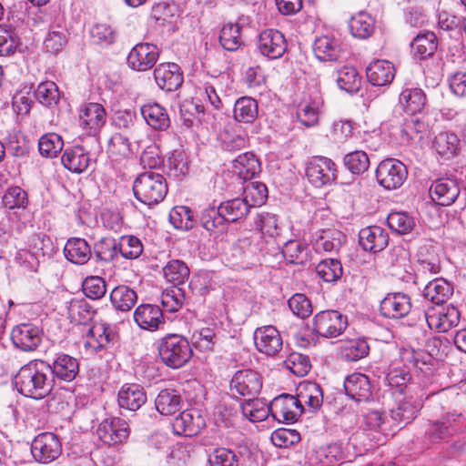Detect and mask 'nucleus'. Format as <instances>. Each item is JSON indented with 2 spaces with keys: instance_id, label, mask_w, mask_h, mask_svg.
Instances as JSON below:
<instances>
[{
  "instance_id": "1",
  "label": "nucleus",
  "mask_w": 466,
  "mask_h": 466,
  "mask_svg": "<svg viewBox=\"0 0 466 466\" xmlns=\"http://www.w3.org/2000/svg\"><path fill=\"white\" fill-rule=\"evenodd\" d=\"M14 383L22 395L35 400L44 399L54 389L49 362L42 360L30 361L18 370Z\"/></svg>"
},
{
  "instance_id": "2",
  "label": "nucleus",
  "mask_w": 466,
  "mask_h": 466,
  "mask_svg": "<svg viewBox=\"0 0 466 466\" xmlns=\"http://www.w3.org/2000/svg\"><path fill=\"white\" fill-rule=\"evenodd\" d=\"M135 198L144 205L155 206L164 200L167 184L163 175L147 171L139 174L133 183Z\"/></svg>"
},
{
  "instance_id": "3",
  "label": "nucleus",
  "mask_w": 466,
  "mask_h": 466,
  "mask_svg": "<svg viewBox=\"0 0 466 466\" xmlns=\"http://www.w3.org/2000/svg\"><path fill=\"white\" fill-rule=\"evenodd\" d=\"M161 361L171 369H179L187 364L193 351L188 340L179 334H167L157 346Z\"/></svg>"
},
{
  "instance_id": "4",
  "label": "nucleus",
  "mask_w": 466,
  "mask_h": 466,
  "mask_svg": "<svg viewBox=\"0 0 466 466\" xmlns=\"http://www.w3.org/2000/svg\"><path fill=\"white\" fill-rule=\"evenodd\" d=\"M406 166L396 158L382 160L376 169L378 183L388 190L400 187L407 179Z\"/></svg>"
},
{
  "instance_id": "5",
  "label": "nucleus",
  "mask_w": 466,
  "mask_h": 466,
  "mask_svg": "<svg viewBox=\"0 0 466 466\" xmlns=\"http://www.w3.org/2000/svg\"><path fill=\"white\" fill-rule=\"evenodd\" d=\"M348 327V318L338 310H323L313 318V331L325 338H336Z\"/></svg>"
},
{
  "instance_id": "6",
  "label": "nucleus",
  "mask_w": 466,
  "mask_h": 466,
  "mask_svg": "<svg viewBox=\"0 0 466 466\" xmlns=\"http://www.w3.org/2000/svg\"><path fill=\"white\" fill-rule=\"evenodd\" d=\"M429 328L439 333H445L460 322L461 313L452 305L430 307L425 311Z\"/></svg>"
},
{
  "instance_id": "7",
  "label": "nucleus",
  "mask_w": 466,
  "mask_h": 466,
  "mask_svg": "<svg viewBox=\"0 0 466 466\" xmlns=\"http://www.w3.org/2000/svg\"><path fill=\"white\" fill-rule=\"evenodd\" d=\"M31 452L36 461L47 464L60 456L62 445L56 434L52 432H43L33 440Z\"/></svg>"
},
{
  "instance_id": "8",
  "label": "nucleus",
  "mask_w": 466,
  "mask_h": 466,
  "mask_svg": "<svg viewBox=\"0 0 466 466\" xmlns=\"http://www.w3.org/2000/svg\"><path fill=\"white\" fill-rule=\"evenodd\" d=\"M306 176L316 187L330 185L337 177L336 164L326 157H315L307 166Z\"/></svg>"
},
{
  "instance_id": "9",
  "label": "nucleus",
  "mask_w": 466,
  "mask_h": 466,
  "mask_svg": "<svg viewBox=\"0 0 466 466\" xmlns=\"http://www.w3.org/2000/svg\"><path fill=\"white\" fill-rule=\"evenodd\" d=\"M271 416L282 423H294L303 412V406L296 397L281 394L270 402Z\"/></svg>"
},
{
  "instance_id": "10",
  "label": "nucleus",
  "mask_w": 466,
  "mask_h": 466,
  "mask_svg": "<svg viewBox=\"0 0 466 466\" xmlns=\"http://www.w3.org/2000/svg\"><path fill=\"white\" fill-rule=\"evenodd\" d=\"M43 337V329L31 322L21 323L15 326L11 332L14 345L25 352L36 350L42 343Z\"/></svg>"
},
{
  "instance_id": "11",
  "label": "nucleus",
  "mask_w": 466,
  "mask_h": 466,
  "mask_svg": "<svg viewBox=\"0 0 466 466\" xmlns=\"http://www.w3.org/2000/svg\"><path fill=\"white\" fill-rule=\"evenodd\" d=\"M159 57L158 47L151 43H138L128 53L127 63L129 68L137 72L151 69Z\"/></svg>"
},
{
  "instance_id": "12",
  "label": "nucleus",
  "mask_w": 466,
  "mask_h": 466,
  "mask_svg": "<svg viewBox=\"0 0 466 466\" xmlns=\"http://www.w3.org/2000/svg\"><path fill=\"white\" fill-rule=\"evenodd\" d=\"M262 388V378L253 370H238L230 380L229 390L233 396L254 397Z\"/></svg>"
},
{
  "instance_id": "13",
  "label": "nucleus",
  "mask_w": 466,
  "mask_h": 466,
  "mask_svg": "<svg viewBox=\"0 0 466 466\" xmlns=\"http://www.w3.org/2000/svg\"><path fill=\"white\" fill-rule=\"evenodd\" d=\"M461 413H448L441 420L430 421L425 431V438L431 442H438L454 435L459 431Z\"/></svg>"
},
{
  "instance_id": "14",
  "label": "nucleus",
  "mask_w": 466,
  "mask_h": 466,
  "mask_svg": "<svg viewBox=\"0 0 466 466\" xmlns=\"http://www.w3.org/2000/svg\"><path fill=\"white\" fill-rule=\"evenodd\" d=\"M253 339L256 349L268 356H275L282 349L280 333L272 325L257 328Z\"/></svg>"
},
{
  "instance_id": "15",
  "label": "nucleus",
  "mask_w": 466,
  "mask_h": 466,
  "mask_svg": "<svg viewBox=\"0 0 466 466\" xmlns=\"http://www.w3.org/2000/svg\"><path fill=\"white\" fill-rule=\"evenodd\" d=\"M96 433L104 443L113 445L127 441L130 429L125 420L112 418L102 421L96 430Z\"/></svg>"
},
{
  "instance_id": "16",
  "label": "nucleus",
  "mask_w": 466,
  "mask_h": 466,
  "mask_svg": "<svg viewBox=\"0 0 466 466\" xmlns=\"http://www.w3.org/2000/svg\"><path fill=\"white\" fill-rule=\"evenodd\" d=\"M154 78L157 86L166 91L177 90L183 84V73L176 63H161L154 69Z\"/></svg>"
},
{
  "instance_id": "17",
  "label": "nucleus",
  "mask_w": 466,
  "mask_h": 466,
  "mask_svg": "<svg viewBox=\"0 0 466 466\" xmlns=\"http://www.w3.org/2000/svg\"><path fill=\"white\" fill-rule=\"evenodd\" d=\"M260 53L270 59L281 57L287 50V41L282 33L275 29H267L258 37Z\"/></svg>"
},
{
  "instance_id": "18",
  "label": "nucleus",
  "mask_w": 466,
  "mask_h": 466,
  "mask_svg": "<svg viewBox=\"0 0 466 466\" xmlns=\"http://www.w3.org/2000/svg\"><path fill=\"white\" fill-rule=\"evenodd\" d=\"M411 309L410 298L400 292L389 293L380 301V312L388 319H401Z\"/></svg>"
},
{
  "instance_id": "19",
  "label": "nucleus",
  "mask_w": 466,
  "mask_h": 466,
  "mask_svg": "<svg viewBox=\"0 0 466 466\" xmlns=\"http://www.w3.org/2000/svg\"><path fill=\"white\" fill-rule=\"evenodd\" d=\"M172 426L176 434L190 437L198 434L206 422L198 410H186L175 418Z\"/></svg>"
},
{
  "instance_id": "20",
  "label": "nucleus",
  "mask_w": 466,
  "mask_h": 466,
  "mask_svg": "<svg viewBox=\"0 0 466 466\" xmlns=\"http://www.w3.org/2000/svg\"><path fill=\"white\" fill-rule=\"evenodd\" d=\"M137 326L148 331H156L165 324L162 309L157 305L142 304L134 311Z\"/></svg>"
},
{
  "instance_id": "21",
  "label": "nucleus",
  "mask_w": 466,
  "mask_h": 466,
  "mask_svg": "<svg viewBox=\"0 0 466 466\" xmlns=\"http://www.w3.org/2000/svg\"><path fill=\"white\" fill-rule=\"evenodd\" d=\"M145 389L137 383L124 384L117 394V402L120 409L137 411L147 402Z\"/></svg>"
},
{
  "instance_id": "22",
  "label": "nucleus",
  "mask_w": 466,
  "mask_h": 466,
  "mask_svg": "<svg viewBox=\"0 0 466 466\" xmlns=\"http://www.w3.org/2000/svg\"><path fill=\"white\" fill-rule=\"evenodd\" d=\"M61 162L65 168L75 174L86 172L91 166L89 152L82 146H74L65 149Z\"/></svg>"
},
{
  "instance_id": "23",
  "label": "nucleus",
  "mask_w": 466,
  "mask_h": 466,
  "mask_svg": "<svg viewBox=\"0 0 466 466\" xmlns=\"http://www.w3.org/2000/svg\"><path fill=\"white\" fill-rule=\"evenodd\" d=\"M106 113L104 106L98 103H88L79 115L80 126L90 135H96L106 124Z\"/></svg>"
},
{
  "instance_id": "24",
  "label": "nucleus",
  "mask_w": 466,
  "mask_h": 466,
  "mask_svg": "<svg viewBox=\"0 0 466 466\" xmlns=\"http://www.w3.org/2000/svg\"><path fill=\"white\" fill-rule=\"evenodd\" d=\"M461 192L458 182L452 178H440L430 188L432 200L441 206H450L457 199Z\"/></svg>"
},
{
  "instance_id": "25",
  "label": "nucleus",
  "mask_w": 466,
  "mask_h": 466,
  "mask_svg": "<svg viewBox=\"0 0 466 466\" xmlns=\"http://www.w3.org/2000/svg\"><path fill=\"white\" fill-rule=\"evenodd\" d=\"M344 390L346 395L357 402L369 400L372 394L369 377L357 372L345 379Z\"/></svg>"
},
{
  "instance_id": "26",
  "label": "nucleus",
  "mask_w": 466,
  "mask_h": 466,
  "mask_svg": "<svg viewBox=\"0 0 466 466\" xmlns=\"http://www.w3.org/2000/svg\"><path fill=\"white\" fill-rule=\"evenodd\" d=\"M51 368L53 384L55 385V380H60L70 382L74 380L79 372V363L77 360L68 354L60 353L49 363Z\"/></svg>"
},
{
  "instance_id": "27",
  "label": "nucleus",
  "mask_w": 466,
  "mask_h": 466,
  "mask_svg": "<svg viewBox=\"0 0 466 466\" xmlns=\"http://www.w3.org/2000/svg\"><path fill=\"white\" fill-rule=\"evenodd\" d=\"M388 241V233L379 226L362 228L359 234L360 245L366 251L380 252L387 247Z\"/></svg>"
},
{
  "instance_id": "28",
  "label": "nucleus",
  "mask_w": 466,
  "mask_h": 466,
  "mask_svg": "<svg viewBox=\"0 0 466 466\" xmlns=\"http://www.w3.org/2000/svg\"><path fill=\"white\" fill-rule=\"evenodd\" d=\"M368 81L375 86H383L390 84L395 76L393 65L387 60H376L366 69Z\"/></svg>"
},
{
  "instance_id": "29",
  "label": "nucleus",
  "mask_w": 466,
  "mask_h": 466,
  "mask_svg": "<svg viewBox=\"0 0 466 466\" xmlns=\"http://www.w3.org/2000/svg\"><path fill=\"white\" fill-rule=\"evenodd\" d=\"M322 106L323 100L319 94L316 92L313 96H310L309 100H304L299 105L297 111L298 119L307 127L316 126L319 123Z\"/></svg>"
},
{
  "instance_id": "30",
  "label": "nucleus",
  "mask_w": 466,
  "mask_h": 466,
  "mask_svg": "<svg viewBox=\"0 0 466 466\" xmlns=\"http://www.w3.org/2000/svg\"><path fill=\"white\" fill-rule=\"evenodd\" d=\"M116 339V334L104 324L94 325L89 329L85 347L94 352L106 349Z\"/></svg>"
},
{
  "instance_id": "31",
  "label": "nucleus",
  "mask_w": 466,
  "mask_h": 466,
  "mask_svg": "<svg viewBox=\"0 0 466 466\" xmlns=\"http://www.w3.org/2000/svg\"><path fill=\"white\" fill-rule=\"evenodd\" d=\"M232 172L244 181L250 180L260 172V162L253 153L246 152L233 161Z\"/></svg>"
},
{
  "instance_id": "32",
  "label": "nucleus",
  "mask_w": 466,
  "mask_h": 466,
  "mask_svg": "<svg viewBox=\"0 0 466 466\" xmlns=\"http://www.w3.org/2000/svg\"><path fill=\"white\" fill-rule=\"evenodd\" d=\"M155 406L160 414L173 415L179 411L183 406L182 396L177 390L164 389L157 394Z\"/></svg>"
},
{
  "instance_id": "33",
  "label": "nucleus",
  "mask_w": 466,
  "mask_h": 466,
  "mask_svg": "<svg viewBox=\"0 0 466 466\" xmlns=\"http://www.w3.org/2000/svg\"><path fill=\"white\" fill-rule=\"evenodd\" d=\"M141 115L147 124L156 130H167L170 118L167 109L157 103H148L141 106Z\"/></svg>"
},
{
  "instance_id": "34",
  "label": "nucleus",
  "mask_w": 466,
  "mask_h": 466,
  "mask_svg": "<svg viewBox=\"0 0 466 466\" xmlns=\"http://www.w3.org/2000/svg\"><path fill=\"white\" fill-rule=\"evenodd\" d=\"M375 24L374 17L365 11H360L350 17L349 29L353 37L367 39L373 35Z\"/></svg>"
},
{
  "instance_id": "35",
  "label": "nucleus",
  "mask_w": 466,
  "mask_h": 466,
  "mask_svg": "<svg viewBox=\"0 0 466 466\" xmlns=\"http://www.w3.org/2000/svg\"><path fill=\"white\" fill-rule=\"evenodd\" d=\"M453 293L452 286L444 279H435L424 288L423 296L436 306H443Z\"/></svg>"
},
{
  "instance_id": "36",
  "label": "nucleus",
  "mask_w": 466,
  "mask_h": 466,
  "mask_svg": "<svg viewBox=\"0 0 466 466\" xmlns=\"http://www.w3.org/2000/svg\"><path fill=\"white\" fill-rule=\"evenodd\" d=\"M66 258L74 264L84 265L92 255L89 244L81 238H69L65 246Z\"/></svg>"
},
{
  "instance_id": "37",
  "label": "nucleus",
  "mask_w": 466,
  "mask_h": 466,
  "mask_svg": "<svg viewBox=\"0 0 466 466\" xmlns=\"http://www.w3.org/2000/svg\"><path fill=\"white\" fill-rule=\"evenodd\" d=\"M300 403L304 402L313 411L318 410L323 403V392L320 386L313 381L299 384L298 397Z\"/></svg>"
},
{
  "instance_id": "38",
  "label": "nucleus",
  "mask_w": 466,
  "mask_h": 466,
  "mask_svg": "<svg viewBox=\"0 0 466 466\" xmlns=\"http://www.w3.org/2000/svg\"><path fill=\"white\" fill-rule=\"evenodd\" d=\"M258 116L257 100L249 96H242L237 99L234 105L233 116L238 122L250 124Z\"/></svg>"
},
{
  "instance_id": "39",
  "label": "nucleus",
  "mask_w": 466,
  "mask_h": 466,
  "mask_svg": "<svg viewBox=\"0 0 466 466\" xmlns=\"http://www.w3.org/2000/svg\"><path fill=\"white\" fill-rule=\"evenodd\" d=\"M313 51L320 61H336L339 56L340 48L335 38L322 35L315 40Z\"/></svg>"
},
{
  "instance_id": "40",
  "label": "nucleus",
  "mask_w": 466,
  "mask_h": 466,
  "mask_svg": "<svg viewBox=\"0 0 466 466\" xmlns=\"http://www.w3.org/2000/svg\"><path fill=\"white\" fill-rule=\"evenodd\" d=\"M110 300L116 310L129 311L137 300V292L127 285H119L110 293Z\"/></svg>"
},
{
  "instance_id": "41",
  "label": "nucleus",
  "mask_w": 466,
  "mask_h": 466,
  "mask_svg": "<svg viewBox=\"0 0 466 466\" xmlns=\"http://www.w3.org/2000/svg\"><path fill=\"white\" fill-rule=\"evenodd\" d=\"M400 103L407 113L415 115L424 107L426 95L418 87L405 88L400 95Z\"/></svg>"
},
{
  "instance_id": "42",
  "label": "nucleus",
  "mask_w": 466,
  "mask_h": 466,
  "mask_svg": "<svg viewBox=\"0 0 466 466\" xmlns=\"http://www.w3.org/2000/svg\"><path fill=\"white\" fill-rule=\"evenodd\" d=\"M219 208L228 223H234L245 218L250 209L247 200L240 198L221 202Z\"/></svg>"
},
{
  "instance_id": "43",
  "label": "nucleus",
  "mask_w": 466,
  "mask_h": 466,
  "mask_svg": "<svg viewBox=\"0 0 466 466\" xmlns=\"http://www.w3.org/2000/svg\"><path fill=\"white\" fill-rule=\"evenodd\" d=\"M437 36L433 32L418 35L411 43L413 54L419 59H425L434 55L437 50Z\"/></svg>"
},
{
  "instance_id": "44",
  "label": "nucleus",
  "mask_w": 466,
  "mask_h": 466,
  "mask_svg": "<svg viewBox=\"0 0 466 466\" xmlns=\"http://www.w3.org/2000/svg\"><path fill=\"white\" fill-rule=\"evenodd\" d=\"M242 414L250 421H262L271 415L270 404L262 399H248L241 403Z\"/></svg>"
},
{
  "instance_id": "45",
  "label": "nucleus",
  "mask_w": 466,
  "mask_h": 466,
  "mask_svg": "<svg viewBox=\"0 0 466 466\" xmlns=\"http://www.w3.org/2000/svg\"><path fill=\"white\" fill-rule=\"evenodd\" d=\"M285 259L290 264L303 265L309 260V246L299 240L290 239L282 248Z\"/></svg>"
},
{
  "instance_id": "46",
  "label": "nucleus",
  "mask_w": 466,
  "mask_h": 466,
  "mask_svg": "<svg viewBox=\"0 0 466 466\" xmlns=\"http://www.w3.org/2000/svg\"><path fill=\"white\" fill-rule=\"evenodd\" d=\"M344 239L345 236L340 231L322 230L317 235L313 246L317 252H332L341 247Z\"/></svg>"
},
{
  "instance_id": "47",
  "label": "nucleus",
  "mask_w": 466,
  "mask_h": 466,
  "mask_svg": "<svg viewBox=\"0 0 466 466\" xmlns=\"http://www.w3.org/2000/svg\"><path fill=\"white\" fill-rule=\"evenodd\" d=\"M67 310L71 321L78 324L85 325L95 316L93 307L85 299H72Z\"/></svg>"
},
{
  "instance_id": "48",
  "label": "nucleus",
  "mask_w": 466,
  "mask_h": 466,
  "mask_svg": "<svg viewBox=\"0 0 466 466\" xmlns=\"http://www.w3.org/2000/svg\"><path fill=\"white\" fill-rule=\"evenodd\" d=\"M241 26L237 23H227L220 30L219 43L227 51H236L243 44Z\"/></svg>"
},
{
  "instance_id": "49",
  "label": "nucleus",
  "mask_w": 466,
  "mask_h": 466,
  "mask_svg": "<svg viewBox=\"0 0 466 466\" xmlns=\"http://www.w3.org/2000/svg\"><path fill=\"white\" fill-rule=\"evenodd\" d=\"M387 223L392 232L398 235L410 233L415 226V218L405 211H393L389 214Z\"/></svg>"
},
{
  "instance_id": "50",
  "label": "nucleus",
  "mask_w": 466,
  "mask_h": 466,
  "mask_svg": "<svg viewBox=\"0 0 466 466\" xmlns=\"http://www.w3.org/2000/svg\"><path fill=\"white\" fill-rule=\"evenodd\" d=\"M339 87L348 93H356L361 86V76L353 66H343L337 71Z\"/></svg>"
},
{
  "instance_id": "51",
  "label": "nucleus",
  "mask_w": 466,
  "mask_h": 466,
  "mask_svg": "<svg viewBox=\"0 0 466 466\" xmlns=\"http://www.w3.org/2000/svg\"><path fill=\"white\" fill-rule=\"evenodd\" d=\"M189 268L179 259H172L163 268V274L167 281L175 285L184 284L189 278Z\"/></svg>"
},
{
  "instance_id": "52",
  "label": "nucleus",
  "mask_w": 466,
  "mask_h": 466,
  "mask_svg": "<svg viewBox=\"0 0 466 466\" xmlns=\"http://www.w3.org/2000/svg\"><path fill=\"white\" fill-rule=\"evenodd\" d=\"M318 276L325 282H336L343 274V268L339 260L336 258H326L321 260L316 267Z\"/></svg>"
},
{
  "instance_id": "53",
  "label": "nucleus",
  "mask_w": 466,
  "mask_h": 466,
  "mask_svg": "<svg viewBox=\"0 0 466 466\" xmlns=\"http://www.w3.org/2000/svg\"><path fill=\"white\" fill-rule=\"evenodd\" d=\"M64 141L56 133L43 135L38 141V149L41 156L53 158L63 149Z\"/></svg>"
},
{
  "instance_id": "54",
  "label": "nucleus",
  "mask_w": 466,
  "mask_h": 466,
  "mask_svg": "<svg viewBox=\"0 0 466 466\" xmlns=\"http://www.w3.org/2000/svg\"><path fill=\"white\" fill-rule=\"evenodd\" d=\"M67 42L66 30L59 25H51L47 35L44 41V46L47 52L58 54Z\"/></svg>"
},
{
  "instance_id": "55",
  "label": "nucleus",
  "mask_w": 466,
  "mask_h": 466,
  "mask_svg": "<svg viewBox=\"0 0 466 466\" xmlns=\"http://www.w3.org/2000/svg\"><path fill=\"white\" fill-rule=\"evenodd\" d=\"M169 221L177 229L189 230L194 227L193 211L186 206H177L169 212Z\"/></svg>"
},
{
  "instance_id": "56",
  "label": "nucleus",
  "mask_w": 466,
  "mask_h": 466,
  "mask_svg": "<svg viewBox=\"0 0 466 466\" xmlns=\"http://www.w3.org/2000/svg\"><path fill=\"white\" fill-rule=\"evenodd\" d=\"M35 96L40 104L46 106H52L57 104L60 98V92L55 82L45 81L38 85L35 91Z\"/></svg>"
},
{
  "instance_id": "57",
  "label": "nucleus",
  "mask_w": 466,
  "mask_h": 466,
  "mask_svg": "<svg viewBox=\"0 0 466 466\" xmlns=\"http://www.w3.org/2000/svg\"><path fill=\"white\" fill-rule=\"evenodd\" d=\"M244 200L249 204V208L261 206L268 198V188L261 182H250L243 190Z\"/></svg>"
},
{
  "instance_id": "58",
  "label": "nucleus",
  "mask_w": 466,
  "mask_h": 466,
  "mask_svg": "<svg viewBox=\"0 0 466 466\" xmlns=\"http://www.w3.org/2000/svg\"><path fill=\"white\" fill-rule=\"evenodd\" d=\"M390 420L378 410L369 411L363 417L362 427L364 431L380 432L387 435L389 432Z\"/></svg>"
},
{
  "instance_id": "59",
  "label": "nucleus",
  "mask_w": 466,
  "mask_h": 466,
  "mask_svg": "<svg viewBox=\"0 0 466 466\" xmlns=\"http://www.w3.org/2000/svg\"><path fill=\"white\" fill-rule=\"evenodd\" d=\"M370 346L364 339H351L342 347V355L349 361H357L368 356Z\"/></svg>"
},
{
  "instance_id": "60",
  "label": "nucleus",
  "mask_w": 466,
  "mask_h": 466,
  "mask_svg": "<svg viewBox=\"0 0 466 466\" xmlns=\"http://www.w3.org/2000/svg\"><path fill=\"white\" fill-rule=\"evenodd\" d=\"M94 252L97 260L110 262L118 254L117 240L109 237L102 238L95 244Z\"/></svg>"
},
{
  "instance_id": "61",
  "label": "nucleus",
  "mask_w": 466,
  "mask_h": 466,
  "mask_svg": "<svg viewBox=\"0 0 466 466\" xmlns=\"http://www.w3.org/2000/svg\"><path fill=\"white\" fill-rule=\"evenodd\" d=\"M200 224L208 231L213 232L216 229L223 228L228 222L218 206L204 209L200 216Z\"/></svg>"
},
{
  "instance_id": "62",
  "label": "nucleus",
  "mask_w": 466,
  "mask_h": 466,
  "mask_svg": "<svg viewBox=\"0 0 466 466\" xmlns=\"http://www.w3.org/2000/svg\"><path fill=\"white\" fill-rule=\"evenodd\" d=\"M117 249L123 258L134 259L141 255L143 245L140 239L135 236H123L117 241Z\"/></svg>"
},
{
  "instance_id": "63",
  "label": "nucleus",
  "mask_w": 466,
  "mask_h": 466,
  "mask_svg": "<svg viewBox=\"0 0 466 466\" xmlns=\"http://www.w3.org/2000/svg\"><path fill=\"white\" fill-rule=\"evenodd\" d=\"M345 167L356 175L363 174L370 167V159L368 155L361 150L350 152L344 157Z\"/></svg>"
},
{
  "instance_id": "64",
  "label": "nucleus",
  "mask_w": 466,
  "mask_h": 466,
  "mask_svg": "<svg viewBox=\"0 0 466 466\" xmlns=\"http://www.w3.org/2000/svg\"><path fill=\"white\" fill-rule=\"evenodd\" d=\"M459 145V139L453 133H440L434 141V147L437 152L443 157H452Z\"/></svg>"
}]
</instances>
